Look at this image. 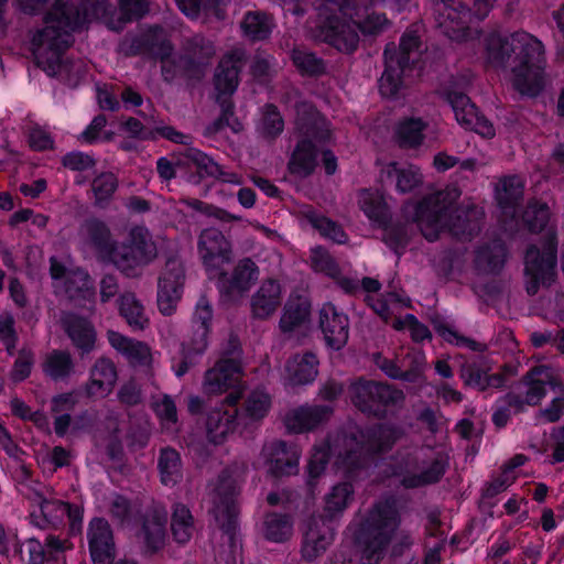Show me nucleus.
Segmentation results:
<instances>
[{"label":"nucleus","instance_id":"nucleus-1","mask_svg":"<svg viewBox=\"0 0 564 564\" xmlns=\"http://www.w3.org/2000/svg\"><path fill=\"white\" fill-rule=\"evenodd\" d=\"M481 42L487 63L508 72L510 83L521 95L536 96L550 84L544 45L538 37L518 31L490 33Z\"/></svg>","mask_w":564,"mask_h":564},{"label":"nucleus","instance_id":"nucleus-2","mask_svg":"<svg viewBox=\"0 0 564 564\" xmlns=\"http://www.w3.org/2000/svg\"><path fill=\"white\" fill-rule=\"evenodd\" d=\"M107 12V0H84L80 10L77 0L70 3L57 1L45 17V26L32 39L37 65L51 76L68 73V64L62 63V54L72 43L70 32L104 18Z\"/></svg>","mask_w":564,"mask_h":564},{"label":"nucleus","instance_id":"nucleus-3","mask_svg":"<svg viewBox=\"0 0 564 564\" xmlns=\"http://www.w3.org/2000/svg\"><path fill=\"white\" fill-rule=\"evenodd\" d=\"M459 197L455 187H448L425 197L420 204L406 205L422 235L430 241L448 231L458 239H468L479 231L482 213L476 207H454Z\"/></svg>","mask_w":564,"mask_h":564},{"label":"nucleus","instance_id":"nucleus-4","mask_svg":"<svg viewBox=\"0 0 564 564\" xmlns=\"http://www.w3.org/2000/svg\"><path fill=\"white\" fill-rule=\"evenodd\" d=\"M80 236L102 260L113 263L127 276L138 275L140 269L156 257L155 245L144 227L131 228L121 246H116L109 228L98 219L86 220L80 227Z\"/></svg>","mask_w":564,"mask_h":564},{"label":"nucleus","instance_id":"nucleus-5","mask_svg":"<svg viewBox=\"0 0 564 564\" xmlns=\"http://www.w3.org/2000/svg\"><path fill=\"white\" fill-rule=\"evenodd\" d=\"M403 432L393 425H380L367 434L337 436L332 446L317 445L308 462V476L317 478L325 469L329 451L335 457V465L344 475H350L355 468L362 465L369 453H381L390 449L399 441Z\"/></svg>","mask_w":564,"mask_h":564},{"label":"nucleus","instance_id":"nucleus-6","mask_svg":"<svg viewBox=\"0 0 564 564\" xmlns=\"http://www.w3.org/2000/svg\"><path fill=\"white\" fill-rule=\"evenodd\" d=\"M398 524L395 506L389 500L377 503L365 519L351 523L349 530L362 549L360 564L379 563Z\"/></svg>","mask_w":564,"mask_h":564},{"label":"nucleus","instance_id":"nucleus-7","mask_svg":"<svg viewBox=\"0 0 564 564\" xmlns=\"http://www.w3.org/2000/svg\"><path fill=\"white\" fill-rule=\"evenodd\" d=\"M496 0H438L435 3L436 22L446 36L458 42L479 40V32L468 28L471 18L488 15Z\"/></svg>","mask_w":564,"mask_h":564},{"label":"nucleus","instance_id":"nucleus-8","mask_svg":"<svg viewBox=\"0 0 564 564\" xmlns=\"http://www.w3.org/2000/svg\"><path fill=\"white\" fill-rule=\"evenodd\" d=\"M420 39L415 31H406L400 42L399 50L393 43L384 50L386 68L379 80L380 93L386 97H394L403 85V77L416 76L421 70L416 69L420 53Z\"/></svg>","mask_w":564,"mask_h":564},{"label":"nucleus","instance_id":"nucleus-9","mask_svg":"<svg viewBox=\"0 0 564 564\" xmlns=\"http://www.w3.org/2000/svg\"><path fill=\"white\" fill-rule=\"evenodd\" d=\"M307 113V118H299L296 126L302 140L299 141L291 160L289 170L299 177L310 175L316 166V151L313 141L321 142L329 138L330 130L326 120L311 106L304 104L297 108V113Z\"/></svg>","mask_w":564,"mask_h":564},{"label":"nucleus","instance_id":"nucleus-10","mask_svg":"<svg viewBox=\"0 0 564 564\" xmlns=\"http://www.w3.org/2000/svg\"><path fill=\"white\" fill-rule=\"evenodd\" d=\"M556 236L547 228L543 239L531 245L524 256L525 284L529 294H535L541 285H549L555 274Z\"/></svg>","mask_w":564,"mask_h":564},{"label":"nucleus","instance_id":"nucleus-11","mask_svg":"<svg viewBox=\"0 0 564 564\" xmlns=\"http://www.w3.org/2000/svg\"><path fill=\"white\" fill-rule=\"evenodd\" d=\"M239 477L228 470L224 471L216 481L209 485L210 512L218 525L227 532L235 528L237 516V487Z\"/></svg>","mask_w":564,"mask_h":564},{"label":"nucleus","instance_id":"nucleus-12","mask_svg":"<svg viewBox=\"0 0 564 564\" xmlns=\"http://www.w3.org/2000/svg\"><path fill=\"white\" fill-rule=\"evenodd\" d=\"M242 367L235 358L221 359L213 368L206 371L203 391L206 394L216 395L229 389H234L226 399L228 405H236L241 395Z\"/></svg>","mask_w":564,"mask_h":564},{"label":"nucleus","instance_id":"nucleus-13","mask_svg":"<svg viewBox=\"0 0 564 564\" xmlns=\"http://www.w3.org/2000/svg\"><path fill=\"white\" fill-rule=\"evenodd\" d=\"M212 318L213 310L210 303L205 297L199 299L193 315L195 334L187 343L183 344V356L180 362L172 366L175 376L182 377L185 375L194 364L193 356L200 355L206 350Z\"/></svg>","mask_w":564,"mask_h":564},{"label":"nucleus","instance_id":"nucleus-14","mask_svg":"<svg viewBox=\"0 0 564 564\" xmlns=\"http://www.w3.org/2000/svg\"><path fill=\"white\" fill-rule=\"evenodd\" d=\"M351 402L362 412L380 415L390 404L403 400V393L390 386L372 381L358 380L349 387Z\"/></svg>","mask_w":564,"mask_h":564},{"label":"nucleus","instance_id":"nucleus-15","mask_svg":"<svg viewBox=\"0 0 564 564\" xmlns=\"http://www.w3.org/2000/svg\"><path fill=\"white\" fill-rule=\"evenodd\" d=\"M423 449L415 453L413 457H408L394 474L400 477V481L408 488H415L436 482L444 475L447 458L437 454L427 466H419Z\"/></svg>","mask_w":564,"mask_h":564},{"label":"nucleus","instance_id":"nucleus-16","mask_svg":"<svg viewBox=\"0 0 564 564\" xmlns=\"http://www.w3.org/2000/svg\"><path fill=\"white\" fill-rule=\"evenodd\" d=\"M51 276L57 293L66 294L70 300H83L89 305L94 300V285L83 270L67 271L57 259L51 258Z\"/></svg>","mask_w":564,"mask_h":564},{"label":"nucleus","instance_id":"nucleus-17","mask_svg":"<svg viewBox=\"0 0 564 564\" xmlns=\"http://www.w3.org/2000/svg\"><path fill=\"white\" fill-rule=\"evenodd\" d=\"M198 254L209 275L220 274V269L231 259V243L216 228L204 229L198 238Z\"/></svg>","mask_w":564,"mask_h":564},{"label":"nucleus","instance_id":"nucleus-18","mask_svg":"<svg viewBox=\"0 0 564 564\" xmlns=\"http://www.w3.org/2000/svg\"><path fill=\"white\" fill-rule=\"evenodd\" d=\"M560 382L555 378L553 371L546 366H539L533 368L523 380L524 394L522 399L520 395L509 394L508 404L516 410L521 409L523 404L536 405L545 397L546 387L556 390Z\"/></svg>","mask_w":564,"mask_h":564},{"label":"nucleus","instance_id":"nucleus-19","mask_svg":"<svg viewBox=\"0 0 564 564\" xmlns=\"http://www.w3.org/2000/svg\"><path fill=\"white\" fill-rule=\"evenodd\" d=\"M184 269L180 261L169 260L158 284V306L162 314L171 315L182 296Z\"/></svg>","mask_w":564,"mask_h":564},{"label":"nucleus","instance_id":"nucleus-20","mask_svg":"<svg viewBox=\"0 0 564 564\" xmlns=\"http://www.w3.org/2000/svg\"><path fill=\"white\" fill-rule=\"evenodd\" d=\"M447 99L458 124L475 131L482 138L491 139L496 135L494 124L479 113L477 107L465 94L452 91L448 93Z\"/></svg>","mask_w":564,"mask_h":564},{"label":"nucleus","instance_id":"nucleus-21","mask_svg":"<svg viewBox=\"0 0 564 564\" xmlns=\"http://www.w3.org/2000/svg\"><path fill=\"white\" fill-rule=\"evenodd\" d=\"M261 464L274 476L292 475L297 471L300 451L282 441L265 444L261 452Z\"/></svg>","mask_w":564,"mask_h":564},{"label":"nucleus","instance_id":"nucleus-22","mask_svg":"<svg viewBox=\"0 0 564 564\" xmlns=\"http://www.w3.org/2000/svg\"><path fill=\"white\" fill-rule=\"evenodd\" d=\"M318 324L328 347L339 350L347 344L349 321L347 315L339 312L335 305L325 303L321 307Z\"/></svg>","mask_w":564,"mask_h":564},{"label":"nucleus","instance_id":"nucleus-23","mask_svg":"<svg viewBox=\"0 0 564 564\" xmlns=\"http://www.w3.org/2000/svg\"><path fill=\"white\" fill-rule=\"evenodd\" d=\"M87 540L90 556L95 564H112L115 560V541L108 521L101 518L93 519L87 529Z\"/></svg>","mask_w":564,"mask_h":564},{"label":"nucleus","instance_id":"nucleus-24","mask_svg":"<svg viewBox=\"0 0 564 564\" xmlns=\"http://www.w3.org/2000/svg\"><path fill=\"white\" fill-rule=\"evenodd\" d=\"M166 512L163 508L149 510L135 536L144 552L154 553L162 549L166 540Z\"/></svg>","mask_w":564,"mask_h":564},{"label":"nucleus","instance_id":"nucleus-25","mask_svg":"<svg viewBox=\"0 0 564 564\" xmlns=\"http://www.w3.org/2000/svg\"><path fill=\"white\" fill-rule=\"evenodd\" d=\"M240 53H234L221 59L215 74V87L218 91L217 99L223 108V119L228 121L227 116L232 113V106L223 96H230L238 87V73L240 63Z\"/></svg>","mask_w":564,"mask_h":564},{"label":"nucleus","instance_id":"nucleus-26","mask_svg":"<svg viewBox=\"0 0 564 564\" xmlns=\"http://www.w3.org/2000/svg\"><path fill=\"white\" fill-rule=\"evenodd\" d=\"M107 337L111 347L122 355L132 366L150 367L153 352L148 344L129 338L118 332L109 330Z\"/></svg>","mask_w":564,"mask_h":564},{"label":"nucleus","instance_id":"nucleus-27","mask_svg":"<svg viewBox=\"0 0 564 564\" xmlns=\"http://www.w3.org/2000/svg\"><path fill=\"white\" fill-rule=\"evenodd\" d=\"M117 378L115 364L110 359L99 358L90 369L89 380L85 386V392L90 398H106L112 391Z\"/></svg>","mask_w":564,"mask_h":564},{"label":"nucleus","instance_id":"nucleus-28","mask_svg":"<svg viewBox=\"0 0 564 564\" xmlns=\"http://www.w3.org/2000/svg\"><path fill=\"white\" fill-rule=\"evenodd\" d=\"M282 302V288L275 280L261 283L251 297L250 306L253 317L265 319L275 313Z\"/></svg>","mask_w":564,"mask_h":564},{"label":"nucleus","instance_id":"nucleus-29","mask_svg":"<svg viewBox=\"0 0 564 564\" xmlns=\"http://www.w3.org/2000/svg\"><path fill=\"white\" fill-rule=\"evenodd\" d=\"M382 180L394 182L400 193H410L423 183V175L419 166L413 164H399L389 162L380 170Z\"/></svg>","mask_w":564,"mask_h":564},{"label":"nucleus","instance_id":"nucleus-30","mask_svg":"<svg viewBox=\"0 0 564 564\" xmlns=\"http://www.w3.org/2000/svg\"><path fill=\"white\" fill-rule=\"evenodd\" d=\"M239 424H241V421H239L237 409H215L207 417V437L212 443L220 444L236 432Z\"/></svg>","mask_w":564,"mask_h":564},{"label":"nucleus","instance_id":"nucleus-31","mask_svg":"<svg viewBox=\"0 0 564 564\" xmlns=\"http://www.w3.org/2000/svg\"><path fill=\"white\" fill-rule=\"evenodd\" d=\"M332 409L328 405L300 406L290 411L285 416V426L294 433L314 429L329 417Z\"/></svg>","mask_w":564,"mask_h":564},{"label":"nucleus","instance_id":"nucleus-32","mask_svg":"<svg viewBox=\"0 0 564 564\" xmlns=\"http://www.w3.org/2000/svg\"><path fill=\"white\" fill-rule=\"evenodd\" d=\"M311 305L304 297H290L280 318V329L284 334L303 332L310 325Z\"/></svg>","mask_w":564,"mask_h":564},{"label":"nucleus","instance_id":"nucleus-33","mask_svg":"<svg viewBox=\"0 0 564 564\" xmlns=\"http://www.w3.org/2000/svg\"><path fill=\"white\" fill-rule=\"evenodd\" d=\"M310 260L314 271L332 278L344 291L355 292L359 288L357 279L341 275L338 264L322 247H316L311 250Z\"/></svg>","mask_w":564,"mask_h":564},{"label":"nucleus","instance_id":"nucleus-34","mask_svg":"<svg viewBox=\"0 0 564 564\" xmlns=\"http://www.w3.org/2000/svg\"><path fill=\"white\" fill-rule=\"evenodd\" d=\"M333 540L332 529L324 522L314 520L305 532L302 554L308 561H313L323 554Z\"/></svg>","mask_w":564,"mask_h":564},{"label":"nucleus","instance_id":"nucleus-35","mask_svg":"<svg viewBox=\"0 0 564 564\" xmlns=\"http://www.w3.org/2000/svg\"><path fill=\"white\" fill-rule=\"evenodd\" d=\"M151 36L156 40V43L150 44V51L162 62V74L166 80L172 79L177 72L186 68L188 61L180 57L177 61L172 56V47L169 42L164 40L163 31L160 28L151 30Z\"/></svg>","mask_w":564,"mask_h":564},{"label":"nucleus","instance_id":"nucleus-36","mask_svg":"<svg viewBox=\"0 0 564 564\" xmlns=\"http://www.w3.org/2000/svg\"><path fill=\"white\" fill-rule=\"evenodd\" d=\"M318 360L312 352L295 355L286 365V379L292 386L307 384L317 376Z\"/></svg>","mask_w":564,"mask_h":564},{"label":"nucleus","instance_id":"nucleus-37","mask_svg":"<svg viewBox=\"0 0 564 564\" xmlns=\"http://www.w3.org/2000/svg\"><path fill=\"white\" fill-rule=\"evenodd\" d=\"M522 195L523 182L519 176L505 177L496 187V198L506 217H516Z\"/></svg>","mask_w":564,"mask_h":564},{"label":"nucleus","instance_id":"nucleus-38","mask_svg":"<svg viewBox=\"0 0 564 564\" xmlns=\"http://www.w3.org/2000/svg\"><path fill=\"white\" fill-rule=\"evenodd\" d=\"M259 270L250 259L240 260L229 276H223V285L229 293H243L258 280Z\"/></svg>","mask_w":564,"mask_h":564},{"label":"nucleus","instance_id":"nucleus-39","mask_svg":"<svg viewBox=\"0 0 564 564\" xmlns=\"http://www.w3.org/2000/svg\"><path fill=\"white\" fill-rule=\"evenodd\" d=\"M271 397L263 389H254L245 398L241 413H238L242 424L258 422L264 419L271 409Z\"/></svg>","mask_w":564,"mask_h":564},{"label":"nucleus","instance_id":"nucleus-40","mask_svg":"<svg viewBox=\"0 0 564 564\" xmlns=\"http://www.w3.org/2000/svg\"><path fill=\"white\" fill-rule=\"evenodd\" d=\"M63 326L77 348L82 349L84 352H88L93 349L96 333L86 319L73 314H66L63 319Z\"/></svg>","mask_w":564,"mask_h":564},{"label":"nucleus","instance_id":"nucleus-41","mask_svg":"<svg viewBox=\"0 0 564 564\" xmlns=\"http://www.w3.org/2000/svg\"><path fill=\"white\" fill-rule=\"evenodd\" d=\"M359 208L373 224L383 225L388 217V206L380 191L361 189L357 196Z\"/></svg>","mask_w":564,"mask_h":564},{"label":"nucleus","instance_id":"nucleus-42","mask_svg":"<svg viewBox=\"0 0 564 564\" xmlns=\"http://www.w3.org/2000/svg\"><path fill=\"white\" fill-rule=\"evenodd\" d=\"M171 530L174 540L180 544L187 543L195 532V521L191 510L177 502L172 508Z\"/></svg>","mask_w":564,"mask_h":564},{"label":"nucleus","instance_id":"nucleus-43","mask_svg":"<svg viewBox=\"0 0 564 564\" xmlns=\"http://www.w3.org/2000/svg\"><path fill=\"white\" fill-rule=\"evenodd\" d=\"M506 260V247L500 241H494L491 245L482 247L477 251L475 262L479 271L496 273L503 268Z\"/></svg>","mask_w":564,"mask_h":564},{"label":"nucleus","instance_id":"nucleus-44","mask_svg":"<svg viewBox=\"0 0 564 564\" xmlns=\"http://www.w3.org/2000/svg\"><path fill=\"white\" fill-rule=\"evenodd\" d=\"M262 534L270 542L283 543L293 534V521L285 514L269 513L262 523Z\"/></svg>","mask_w":564,"mask_h":564},{"label":"nucleus","instance_id":"nucleus-45","mask_svg":"<svg viewBox=\"0 0 564 564\" xmlns=\"http://www.w3.org/2000/svg\"><path fill=\"white\" fill-rule=\"evenodd\" d=\"M119 312L133 329L142 330L149 325L144 306L133 293H123L119 297Z\"/></svg>","mask_w":564,"mask_h":564},{"label":"nucleus","instance_id":"nucleus-46","mask_svg":"<svg viewBox=\"0 0 564 564\" xmlns=\"http://www.w3.org/2000/svg\"><path fill=\"white\" fill-rule=\"evenodd\" d=\"M158 467L161 482L164 486L173 487L182 479V462L175 449L163 448L159 456Z\"/></svg>","mask_w":564,"mask_h":564},{"label":"nucleus","instance_id":"nucleus-47","mask_svg":"<svg viewBox=\"0 0 564 564\" xmlns=\"http://www.w3.org/2000/svg\"><path fill=\"white\" fill-rule=\"evenodd\" d=\"M354 499V487L349 481L338 482L325 495V512L329 517L341 513Z\"/></svg>","mask_w":564,"mask_h":564},{"label":"nucleus","instance_id":"nucleus-48","mask_svg":"<svg viewBox=\"0 0 564 564\" xmlns=\"http://www.w3.org/2000/svg\"><path fill=\"white\" fill-rule=\"evenodd\" d=\"M426 124L416 118H408L399 122L395 129L398 142L403 148H416L422 144Z\"/></svg>","mask_w":564,"mask_h":564},{"label":"nucleus","instance_id":"nucleus-49","mask_svg":"<svg viewBox=\"0 0 564 564\" xmlns=\"http://www.w3.org/2000/svg\"><path fill=\"white\" fill-rule=\"evenodd\" d=\"M245 36L252 41L263 40L269 36L272 30L270 18L260 12H249L241 22Z\"/></svg>","mask_w":564,"mask_h":564},{"label":"nucleus","instance_id":"nucleus-50","mask_svg":"<svg viewBox=\"0 0 564 564\" xmlns=\"http://www.w3.org/2000/svg\"><path fill=\"white\" fill-rule=\"evenodd\" d=\"M462 378L467 386L479 390H485L487 388H500L505 383L502 375H489L486 370L474 366L465 368L463 370Z\"/></svg>","mask_w":564,"mask_h":564},{"label":"nucleus","instance_id":"nucleus-51","mask_svg":"<svg viewBox=\"0 0 564 564\" xmlns=\"http://www.w3.org/2000/svg\"><path fill=\"white\" fill-rule=\"evenodd\" d=\"M552 217L551 208L545 203H530L524 210L522 218L532 232L544 230Z\"/></svg>","mask_w":564,"mask_h":564},{"label":"nucleus","instance_id":"nucleus-52","mask_svg":"<svg viewBox=\"0 0 564 564\" xmlns=\"http://www.w3.org/2000/svg\"><path fill=\"white\" fill-rule=\"evenodd\" d=\"M189 156L195 163H197L198 166L204 169L207 174L219 177L225 183L236 185L241 184L242 181L238 174L224 171L220 165H218L216 162H214L210 158H208L200 151L191 149Z\"/></svg>","mask_w":564,"mask_h":564},{"label":"nucleus","instance_id":"nucleus-53","mask_svg":"<svg viewBox=\"0 0 564 564\" xmlns=\"http://www.w3.org/2000/svg\"><path fill=\"white\" fill-rule=\"evenodd\" d=\"M74 365L69 354L65 351L51 352L44 362L43 370L51 378L57 380L65 378L73 371Z\"/></svg>","mask_w":564,"mask_h":564},{"label":"nucleus","instance_id":"nucleus-54","mask_svg":"<svg viewBox=\"0 0 564 564\" xmlns=\"http://www.w3.org/2000/svg\"><path fill=\"white\" fill-rule=\"evenodd\" d=\"M41 511L51 523H58L63 521L65 517L74 521L80 517L78 508H73L70 505L59 500H43Z\"/></svg>","mask_w":564,"mask_h":564},{"label":"nucleus","instance_id":"nucleus-55","mask_svg":"<svg viewBox=\"0 0 564 564\" xmlns=\"http://www.w3.org/2000/svg\"><path fill=\"white\" fill-rule=\"evenodd\" d=\"M284 129V121L272 105H268L262 110V117L258 126L259 132L265 138H275Z\"/></svg>","mask_w":564,"mask_h":564},{"label":"nucleus","instance_id":"nucleus-56","mask_svg":"<svg viewBox=\"0 0 564 564\" xmlns=\"http://www.w3.org/2000/svg\"><path fill=\"white\" fill-rule=\"evenodd\" d=\"M118 186L117 177L112 173H101L91 184L94 196L98 205L107 203Z\"/></svg>","mask_w":564,"mask_h":564},{"label":"nucleus","instance_id":"nucleus-57","mask_svg":"<svg viewBox=\"0 0 564 564\" xmlns=\"http://www.w3.org/2000/svg\"><path fill=\"white\" fill-rule=\"evenodd\" d=\"M307 217L312 226L316 228L324 237L338 243L346 241V235L344 230L330 219L318 216L315 213H310Z\"/></svg>","mask_w":564,"mask_h":564},{"label":"nucleus","instance_id":"nucleus-58","mask_svg":"<svg viewBox=\"0 0 564 564\" xmlns=\"http://www.w3.org/2000/svg\"><path fill=\"white\" fill-rule=\"evenodd\" d=\"M307 217L312 226L316 228L324 237L338 243L346 241V235L344 230L330 219L318 216L315 213H310Z\"/></svg>","mask_w":564,"mask_h":564},{"label":"nucleus","instance_id":"nucleus-59","mask_svg":"<svg viewBox=\"0 0 564 564\" xmlns=\"http://www.w3.org/2000/svg\"><path fill=\"white\" fill-rule=\"evenodd\" d=\"M307 217L312 226L316 228L324 237L338 243L346 241V235L344 230L330 219L318 216L315 213H310Z\"/></svg>","mask_w":564,"mask_h":564},{"label":"nucleus","instance_id":"nucleus-60","mask_svg":"<svg viewBox=\"0 0 564 564\" xmlns=\"http://www.w3.org/2000/svg\"><path fill=\"white\" fill-rule=\"evenodd\" d=\"M292 61L295 67L303 74L316 75L323 72V62L313 53L295 48L292 52Z\"/></svg>","mask_w":564,"mask_h":564},{"label":"nucleus","instance_id":"nucleus-61","mask_svg":"<svg viewBox=\"0 0 564 564\" xmlns=\"http://www.w3.org/2000/svg\"><path fill=\"white\" fill-rule=\"evenodd\" d=\"M426 366V358L422 350L415 349L409 352L402 360V368L405 370V380L415 381Z\"/></svg>","mask_w":564,"mask_h":564},{"label":"nucleus","instance_id":"nucleus-62","mask_svg":"<svg viewBox=\"0 0 564 564\" xmlns=\"http://www.w3.org/2000/svg\"><path fill=\"white\" fill-rule=\"evenodd\" d=\"M153 408L165 429H171L176 424V406L169 395H163L161 399L155 401L153 403Z\"/></svg>","mask_w":564,"mask_h":564},{"label":"nucleus","instance_id":"nucleus-63","mask_svg":"<svg viewBox=\"0 0 564 564\" xmlns=\"http://www.w3.org/2000/svg\"><path fill=\"white\" fill-rule=\"evenodd\" d=\"M393 327L398 330L408 329L415 341H421L430 337L429 328L421 324L413 315L409 314L404 318H398L393 322Z\"/></svg>","mask_w":564,"mask_h":564},{"label":"nucleus","instance_id":"nucleus-64","mask_svg":"<svg viewBox=\"0 0 564 564\" xmlns=\"http://www.w3.org/2000/svg\"><path fill=\"white\" fill-rule=\"evenodd\" d=\"M554 398L552 399L550 405L540 411V417L544 422H555L557 421L563 412H564V388L558 384L556 390H553Z\"/></svg>","mask_w":564,"mask_h":564}]
</instances>
